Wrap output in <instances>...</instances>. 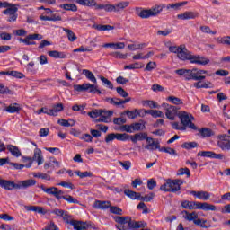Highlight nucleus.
I'll return each mask as SVG.
<instances>
[{
    "label": "nucleus",
    "instance_id": "52",
    "mask_svg": "<svg viewBox=\"0 0 230 230\" xmlns=\"http://www.w3.org/2000/svg\"><path fill=\"white\" fill-rule=\"evenodd\" d=\"M213 155H214V152L212 151H201L198 153V156L210 157L211 159H213Z\"/></svg>",
    "mask_w": 230,
    "mask_h": 230
},
{
    "label": "nucleus",
    "instance_id": "19",
    "mask_svg": "<svg viewBox=\"0 0 230 230\" xmlns=\"http://www.w3.org/2000/svg\"><path fill=\"white\" fill-rule=\"evenodd\" d=\"M114 114L113 111H107V110H102L101 111V118L103 120V123H111V121H112V119H111V117Z\"/></svg>",
    "mask_w": 230,
    "mask_h": 230
},
{
    "label": "nucleus",
    "instance_id": "44",
    "mask_svg": "<svg viewBox=\"0 0 230 230\" xmlns=\"http://www.w3.org/2000/svg\"><path fill=\"white\" fill-rule=\"evenodd\" d=\"M199 144L197 142H185L181 145V148H185L186 150H191V148H197Z\"/></svg>",
    "mask_w": 230,
    "mask_h": 230
},
{
    "label": "nucleus",
    "instance_id": "29",
    "mask_svg": "<svg viewBox=\"0 0 230 230\" xmlns=\"http://www.w3.org/2000/svg\"><path fill=\"white\" fill-rule=\"evenodd\" d=\"M7 150H9V152H11L12 155H13V157H21V155H22V153H21V150L19 149V147L13 146V145H9L7 146Z\"/></svg>",
    "mask_w": 230,
    "mask_h": 230
},
{
    "label": "nucleus",
    "instance_id": "6",
    "mask_svg": "<svg viewBox=\"0 0 230 230\" xmlns=\"http://www.w3.org/2000/svg\"><path fill=\"white\" fill-rule=\"evenodd\" d=\"M33 146H35L34 149V155L33 157L31 159V157L30 156H22V161L23 163H27V161H29L30 163H31V161H37L38 163V166H40V164H42L44 163V157L42 156V150H40L39 147H37V144L32 142Z\"/></svg>",
    "mask_w": 230,
    "mask_h": 230
},
{
    "label": "nucleus",
    "instance_id": "15",
    "mask_svg": "<svg viewBox=\"0 0 230 230\" xmlns=\"http://www.w3.org/2000/svg\"><path fill=\"white\" fill-rule=\"evenodd\" d=\"M191 195H193V197H196V199H199V200H209L211 199V193L206 191V190H199V191H195L192 190Z\"/></svg>",
    "mask_w": 230,
    "mask_h": 230
},
{
    "label": "nucleus",
    "instance_id": "56",
    "mask_svg": "<svg viewBox=\"0 0 230 230\" xmlns=\"http://www.w3.org/2000/svg\"><path fill=\"white\" fill-rule=\"evenodd\" d=\"M0 94H12V90L4 86V84H0Z\"/></svg>",
    "mask_w": 230,
    "mask_h": 230
},
{
    "label": "nucleus",
    "instance_id": "54",
    "mask_svg": "<svg viewBox=\"0 0 230 230\" xmlns=\"http://www.w3.org/2000/svg\"><path fill=\"white\" fill-rule=\"evenodd\" d=\"M40 21H62V17L60 16H58V17H55V16H51V17H49V16H40Z\"/></svg>",
    "mask_w": 230,
    "mask_h": 230
},
{
    "label": "nucleus",
    "instance_id": "58",
    "mask_svg": "<svg viewBox=\"0 0 230 230\" xmlns=\"http://www.w3.org/2000/svg\"><path fill=\"white\" fill-rule=\"evenodd\" d=\"M34 177H37L38 179H43L45 181H51L50 175H48V174L42 173V172H38V173L34 174Z\"/></svg>",
    "mask_w": 230,
    "mask_h": 230
},
{
    "label": "nucleus",
    "instance_id": "20",
    "mask_svg": "<svg viewBox=\"0 0 230 230\" xmlns=\"http://www.w3.org/2000/svg\"><path fill=\"white\" fill-rule=\"evenodd\" d=\"M181 215H183V218L188 222H195L197 218H199V214L197 212H188L187 210L181 211Z\"/></svg>",
    "mask_w": 230,
    "mask_h": 230
},
{
    "label": "nucleus",
    "instance_id": "32",
    "mask_svg": "<svg viewBox=\"0 0 230 230\" xmlns=\"http://www.w3.org/2000/svg\"><path fill=\"white\" fill-rule=\"evenodd\" d=\"M77 4H81V6H87L91 8L92 6H96V1L94 0H75Z\"/></svg>",
    "mask_w": 230,
    "mask_h": 230
},
{
    "label": "nucleus",
    "instance_id": "38",
    "mask_svg": "<svg viewBox=\"0 0 230 230\" xmlns=\"http://www.w3.org/2000/svg\"><path fill=\"white\" fill-rule=\"evenodd\" d=\"M175 73L180 76H190L191 73H194V68L193 69H177L175 70Z\"/></svg>",
    "mask_w": 230,
    "mask_h": 230
},
{
    "label": "nucleus",
    "instance_id": "42",
    "mask_svg": "<svg viewBox=\"0 0 230 230\" xmlns=\"http://www.w3.org/2000/svg\"><path fill=\"white\" fill-rule=\"evenodd\" d=\"M128 220H130V217H115V222L119 225L125 226V224H128Z\"/></svg>",
    "mask_w": 230,
    "mask_h": 230
},
{
    "label": "nucleus",
    "instance_id": "2",
    "mask_svg": "<svg viewBox=\"0 0 230 230\" xmlns=\"http://www.w3.org/2000/svg\"><path fill=\"white\" fill-rule=\"evenodd\" d=\"M40 188L42 190V191H44L48 195L55 196V198L58 199V200H60V199H63L64 200L68 202V204H80V201L73 198V196L71 195L64 196V191H62L58 188H56V187L46 188L44 187V185H40Z\"/></svg>",
    "mask_w": 230,
    "mask_h": 230
},
{
    "label": "nucleus",
    "instance_id": "33",
    "mask_svg": "<svg viewBox=\"0 0 230 230\" xmlns=\"http://www.w3.org/2000/svg\"><path fill=\"white\" fill-rule=\"evenodd\" d=\"M93 28L98 31H111V30H114V26L112 25L95 24L93 25Z\"/></svg>",
    "mask_w": 230,
    "mask_h": 230
},
{
    "label": "nucleus",
    "instance_id": "62",
    "mask_svg": "<svg viewBox=\"0 0 230 230\" xmlns=\"http://www.w3.org/2000/svg\"><path fill=\"white\" fill-rule=\"evenodd\" d=\"M136 136H137V139L138 140V141H146V139H148V134H146V133H137L136 134Z\"/></svg>",
    "mask_w": 230,
    "mask_h": 230
},
{
    "label": "nucleus",
    "instance_id": "4",
    "mask_svg": "<svg viewBox=\"0 0 230 230\" xmlns=\"http://www.w3.org/2000/svg\"><path fill=\"white\" fill-rule=\"evenodd\" d=\"M166 6L164 4H155L152 6L150 9H143L139 12L137 14L140 19H150V17H158V15H161V13L163 10H164Z\"/></svg>",
    "mask_w": 230,
    "mask_h": 230
},
{
    "label": "nucleus",
    "instance_id": "24",
    "mask_svg": "<svg viewBox=\"0 0 230 230\" xmlns=\"http://www.w3.org/2000/svg\"><path fill=\"white\" fill-rule=\"evenodd\" d=\"M21 111V104L14 102L11 103L8 107L5 108V112H9V114H15V112H19Z\"/></svg>",
    "mask_w": 230,
    "mask_h": 230
},
{
    "label": "nucleus",
    "instance_id": "23",
    "mask_svg": "<svg viewBox=\"0 0 230 230\" xmlns=\"http://www.w3.org/2000/svg\"><path fill=\"white\" fill-rule=\"evenodd\" d=\"M94 209H109L111 208V202L96 200L93 203Z\"/></svg>",
    "mask_w": 230,
    "mask_h": 230
},
{
    "label": "nucleus",
    "instance_id": "51",
    "mask_svg": "<svg viewBox=\"0 0 230 230\" xmlns=\"http://www.w3.org/2000/svg\"><path fill=\"white\" fill-rule=\"evenodd\" d=\"M102 110L94 109L92 111L88 112V116L93 119L98 118L100 117V115H102Z\"/></svg>",
    "mask_w": 230,
    "mask_h": 230
},
{
    "label": "nucleus",
    "instance_id": "1",
    "mask_svg": "<svg viewBox=\"0 0 230 230\" xmlns=\"http://www.w3.org/2000/svg\"><path fill=\"white\" fill-rule=\"evenodd\" d=\"M177 57L180 60H190V64H198V66H208L210 62L209 59L202 58L200 55H192L186 48V45H181Z\"/></svg>",
    "mask_w": 230,
    "mask_h": 230
},
{
    "label": "nucleus",
    "instance_id": "57",
    "mask_svg": "<svg viewBox=\"0 0 230 230\" xmlns=\"http://www.w3.org/2000/svg\"><path fill=\"white\" fill-rule=\"evenodd\" d=\"M155 67H157V63H155L154 61H150L146 66L145 71H154V69H155Z\"/></svg>",
    "mask_w": 230,
    "mask_h": 230
},
{
    "label": "nucleus",
    "instance_id": "25",
    "mask_svg": "<svg viewBox=\"0 0 230 230\" xmlns=\"http://www.w3.org/2000/svg\"><path fill=\"white\" fill-rule=\"evenodd\" d=\"M19 8H17V4H10L6 10L3 11L4 15H14L17 14Z\"/></svg>",
    "mask_w": 230,
    "mask_h": 230
},
{
    "label": "nucleus",
    "instance_id": "17",
    "mask_svg": "<svg viewBox=\"0 0 230 230\" xmlns=\"http://www.w3.org/2000/svg\"><path fill=\"white\" fill-rule=\"evenodd\" d=\"M62 111H64V104L58 103L49 109V116H58V112H62Z\"/></svg>",
    "mask_w": 230,
    "mask_h": 230
},
{
    "label": "nucleus",
    "instance_id": "48",
    "mask_svg": "<svg viewBox=\"0 0 230 230\" xmlns=\"http://www.w3.org/2000/svg\"><path fill=\"white\" fill-rule=\"evenodd\" d=\"M100 80L108 87V89H114V84H112V82H111L109 79L101 75Z\"/></svg>",
    "mask_w": 230,
    "mask_h": 230
},
{
    "label": "nucleus",
    "instance_id": "8",
    "mask_svg": "<svg viewBox=\"0 0 230 230\" xmlns=\"http://www.w3.org/2000/svg\"><path fill=\"white\" fill-rule=\"evenodd\" d=\"M62 218L66 224H70V226H73L75 230H84L85 229V226H84V224H82V221H76L71 217L69 213L66 211L62 216Z\"/></svg>",
    "mask_w": 230,
    "mask_h": 230
},
{
    "label": "nucleus",
    "instance_id": "35",
    "mask_svg": "<svg viewBox=\"0 0 230 230\" xmlns=\"http://www.w3.org/2000/svg\"><path fill=\"white\" fill-rule=\"evenodd\" d=\"M133 132H139V130H146V123L135 122L132 123Z\"/></svg>",
    "mask_w": 230,
    "mask_h": 230
},
{
    "label": "nucleus",
    "instance_id": "28",
    "mask_svg": "<svg viewBox=\"0 0 230 230\" xmlns=\"http://www.w3.org/2000/svg\"><path fill=\"white\" fill-rule=\"evenodd\" d=\"M49 57H51L52 58H66V55L64 52H60L58 50H50L48 51Z\"/></svg>",
    "mask_w": 230,
    "mask_h": 230
},
{
    "label": "nucleus",
    "instance_id": "47",
    "mask_svg": "<svg viewBox=\"0 0 230 230\" xmlns=\"http://www.w3.org/2000/svg\"><path fill=\"white\" fill-rule=\"evenodd\" d=\"M177 175H187V177H191V172L188 168H180L177 172Z\"/></svg>",
    "mask_w": 230,
    "mask_h": 230
},
{
    "label": "nucleus",
    "instance_id": "9",
    "mask_svg": "<svg viewBox=\"0 0 230 230\" xmlns=\"http://www.w3.org/2000/svg\"><path fill=\"white\" fill-rule=\"evenodd\" d=\"M162 107L164 111H165V116L167 119H170V121H174L175 116H177V111H179V108L173 105H170L168 103H163Z\"/></svg>",
    "mask_w": 230,
    "mask_h": 230
},
{
    "label": "nucleus",
    "instance_id": "36",
    "mask_svg": "<svg viewBox=\"0 0 230 230\" xmlns=\"http://www.w3.org/2000/svg\"><path fill=\"white\" fill-rule=\"evenodd\" d=\"M199 132L201 134L202 137H211V136H215V132L208 128L199 129Z\"/></svg>",
    "mask_w": 230,
    "mask_h": 230
},
{
    "label": "nucleus",
    "instance_id": "10",
    "mask_svg": "<svg viewBox=\"0 0 230 230\" xmlns=\"http://www.w3.org/2000/svg\"><path fill=\"white\" fill-rule=\"evenodd\" d=\"M43 37L40 34H29L26 38L19 39V42H22V44H25L26 46H35V41L33 40H42Z\"/></svg>",
    "mask_w": 230,
    "mask_h": 230
},
{
    "label": "nucleus",
    "instance_id": "31",
    "mask_svg": "<svg viewBox=\"0 0 230 230\" xmlns=\"http://www.w3.org/2000/svg\"><path fill=\"white\" fill-rule=\"evenodd\" d=\"M58 125H61V127H75V125H76V121L75 119H68L66 120L64 119H61L59 120H58Z\"/></svg>",
    "mask_w": 230,
    "mask_h": 230
},
{
    "label": "nucleus",
    "instance_id": "11",
    "mask_svg": "<svg viewBox=\"0 0 230 230\" xmlns=\"http://www.w3.org/2000/svg\"><path fill=\"white\" fill-rule=\"evenodd\" d=\"M199 13L197 11H187L183 13L178 14L177 19H180V21H190L191 19H197L199 17Z\"/></svg>",
    "mask_w": 230,
    "mask_h": 230
},
{
    "label": "nucleus",
    "instance_id": "63",
    "mask_svg": "<svg viewBox=\"0 0 230 230\" xmlns=\"http://www.w3.org/2000/svg\"><path fill=\"white\" fill-rule=\"evenodd\" d=\"M161 191L170 192V180H167L165 183L161 185Z\"/></svg>",
    "mask_w": 230,
    "mask_h": 230
},
{
    "label": "nucleus",
    "instance_id": "59",
    "mask_svg": "<svg viewBox=\"0 0 230 230\" xmlns=\"http://www.w3.org/2000/svg\"><path fill=\"white\" fill-rule=\"evenodd\" d=\"M145 46V44H138V45H136V44H129L128 45V49L130 50V51H136V49H143V47Z\"/></svg>",
    "mask_w": 230,
    "mask_h": 230
},
{
    "label": "nucleus",
    "instance_id": "16",
    "mask_svg": "<svg viewBox=\"0 0 230 230\" xmlns=\"http://www.w3.org/2000/svg\"><path fill=\"white\" fill-rule=\"evenodd\" d=\"M143 227H146V224H144L141 221H134L132 220V217H129L128 229H141Z\"/></svg>",
    "mask_w": 230,
    "mask_h": 230
},
{
    "label": "nucleus",
    "instance_id": "21",
    "mask_svg": "<svg viewBox=\"0 0 230 230\" xmlns=\"http://www.w3.org/2000/svg\"><path fill=\"white\" fill-rule=\"evenodd\" d=\"M129 4L130 2L128 1H120L117 4H114L115 13H119V12H123L125 8H128Z\"/></svg>",
    "mask_w": 230,
    "mask_h": 230
},
{
    "label": "nucleus",
    "instance_id": "26",
    "mask_svg": "<svg viewBox=\"0 0 230 230\" xmlns=\"http://www.w3.org/2000/svg\"><path fill=\"white\" fill-rule=\"evenodd\" d=\"M188 4V2H180V3H175V4H168L166 5V10H181L182 6H186Z\"/></svg>",
    "mask_w": 230,
    "mask_h": 230
},
{
    "label": "nucleus",
    "instance_id": "13",
    "mask_svg": "<svg viewBox=\"0 0 230 230\" xmlns=\"http://www.w3.org/2000/svg\"><path fill=\"white\" fill-rule=\"evenodd\" d=\"M147 145L145 146L146 150H150L154 152V150H161V144L159 140H155L153 137L146 138Z\"/></svg>",
    "mask_w": 230,
    "mask_h": 230
},
{
    "label": "nucleus",
    "instance_id": "37",
    "mask_svg": "<svg viewBox=\"0 0 230 230\" xmlns=\"http://www.w3.org/2000/svg\"><path fill=\"white\" fill-rule=\"evenodd\" d=\"M106 102H108L111 105H115V107H119V106L123 105L122 100L119 98L108 97V98H106Z\"/></svg>",
    "mask_w": 230,
    "mask_h": 230
},
{
    "label": "nucleus",
    "instance_id": "3",
    "mask_svg": "<svg viewBox=\"0 0 230 230\" xmlns=\"http://www.w3.org/2000/svg\"><path fill=\"white\" fill-rule=\"evenodd\" d=\"M181 208L184 209H201L202 211H217V206L211 205L208 202H197V201H182Z\"/></svg>",
    "mask_w": 230,
    "mask_h": 230
},
{
    "label": "nucleus",
    "instance_id": "12",
    "mask_svg": "<svg viewBox=\"0 0 230 230\" xmlns=\"http://www.w3.org/2000/svg\"><path fill=\"white\" fill-rule=\"evenodd\" d=\"M21 186L17 185L13 181L3 180L0 178V188L4 190H19Z\"/></svg>",
    "mask_w": 230,
    "mask_h": 230
},
{
    "label": "nucleus",
    "instance_id": "64",
    "mask_svg": "<svg viewBox=\"0 0 230 230\" xmlns=\"http://www.w3.org/2000/svg\"><path fill=\"white\" fill-rule=\"evenodd\" d=\"M43 230H58V226L54 222H50L49 226Z\"/></svg>",
    "mask_w": 230,
    "mask_h": 230
},
{
    "label": "nucleus",
    "instance_id": "14",
    "mask_svg": "<svg viewBox=\"0 0 230 230\" xmlns=\"http://www.w3.org/2000/svg\"><path fill=\"white\" fill-rule=\"evenodd\" d=\"M170 182V193H177V191H181V186L184 184L182 180H169Z\"/></svg>",
    "mask_w": 230,
    "mask_h": 230
},
{
    "label": "nucleus",
    "instance_id": "18",
    "mask_svg": "<svg viewBox=\"0 0 230 230\" xmlns=\"http://www.w3.org/2000/svg\"><path fill=\"white\" fill-rule=\"evenodd\" d=\"M217 146H219L221 150H230V137H226L220 138L217 142Z\"/></svg>",
    "mask_w": 230,
    "mask_h": 230
},
{
    "label": "nucleus",
    "instance_id": "30",
    "mask_svg": "<svg viewBox=\"0 0 230 230\" xmlns=\"http://www.w3.org/2000/svg\"><path fill=\"white\" fill-rule=\"evenodd\" d=\"M82 73L83 75H84L87 80H90V82H93V84H96L98 82V80H96V76H94V74H93V72H91L90 70L84 69Z\"/></svg>",
    "mask_w": 230,
    "mask_h": 230
},
{
    "label": "nucleus",
    "instance_id": "60",
    "mask_svg": "<svg viewBox=\"0 0 230 230\" xmlns=\"http://www.w3.org/2000/svg\"><path fill=\"white\" fill-rule=\"evenodd\" d=\"M151 116L152 118H164V113L159 110H153Z\"/></svg>",
    "mask_w": 230,
    "mask_h": 230
},
{
    "label": "nucleus",
    "instance_id": "39",
    "mask_svg": "<svg viewBox=\"0 0 230 230\" xmlns=\"http://www.w3.org/2000/svg\"><path fill=\"white\" fill-rule=\"evenodd\" d=\"M125 113L127 114L128 118L130 119H136L137 116H140L141 113H139V110L135 109L134 111H126Z\"/></svg>",
    "mask_w": 230,
    "mask_h": 230
},
{
    "label": "nucleus",
    "instance_id": "7",
    "mask_svg": "<svg viewBox=\"0 0 230 230\" xmlns=\"http://www.w3.org/2000/svg\"><path fill=\"white\" fill-rule=\"evenodd\" d=\"M75 91H77L78 93H82L84 91H88L92 94H102V91L98 89V85L91 84L89 83L83 84H75L74 85Z\"/></svg>",
    "mask_w": 230,
    "mask_h": 230
},
{
    "label": "nucleus",
    "instance_id": "46",
    "mask_svg": "<svg viewBox=\"0 0 230 230\" xmlns=\"http://www.w3.org/2000/svg\"><path fill=\"white\" fill-rule=\"evenodd\" d=\"M75 175H77V177H80V179H85V177H93V173L91 172H80V171H75Z\"/></svg>",
    "mask_w": 230,
    "mask_h": 230
},
{
    "label": "nucleus",
    "instance_id": "53",
    "mask_svg": "<svg viewBox=\"0 0 230 230\" xmlns=\"http://www.w3.org/2000/svg\"><path fill=\"white\" fill-rule=\"evenodd\" d=\"M116 91L118 95L121 96L122 98H127V96H128V93H127V91H125L121 86L117 87Z\"/></svg>",
    "mask_w": 230,
    "mask_h": 230
},
{
    "label": "nucleus",
    "instance_id": "22",
    "mask_svg": "<svg viewBox=\"0 0 230 230\" xmlns=\"http://www.w3.org/2000/svg\"><path fill=\"white\" fill-rule=\"evenodd\" d=\"M36 184H37V181L33 179H30V180L19 181L17 183V186H20L18 190H21V188H30L31 186H35Z\"/></svg>",
    "mask_w": 230,
    "mask_h": 230
},
{
    "label": "nucleus",
    "instance_id": "55",
    "mask_svg": "<svg viewBox=\"0 0 230 230\" xmlns=\"http://www.w3.org/2000/svg\"><path fill=\"white\" fill-rule=\"evenodd\" d=\"M7 75H9V76H13L14 78H24V74L17 71H10Z\"/></svg>",
    "mask_w": 230,
    "mask_h": 230
},
{
    "label": "nucleus",
    "instance_id": "40",
    "mask_svg": "<svg viewBox=\"0 0 230 230\" xmlns=\"http://www.w3.org/2000/svg\"><path fill=\"white\" fill-rule=\"evenodd\" d=\"M60 8H63V10H67L70 12H77L78 11V7L76 6V4H61Z\"/></svg>",
    "mask_w": 230,
    "mask_h": 230
},
{
    "label": "nucleus",
    "instance_id": "50",
    "mask_svg": "<svg viewBox=\"0 0 230 230\" xmlns=\"http://www.w3.org/2000/svg\"><path fill=\"white\" fill-rule=\"evenodd\" d=\"M110 211L113 215H123V209L116 206L110 207Z\"/></svg>",
    "mask_w": 230,
    "mask_h": 230
},
{
    "label": "nucleus",
    "instance_id": "34",
    "mask_svg": "<svg viewBox=\"0 0 230 230\" xmlns=\"http://www.w3.org/2000/svg\"><path fill=\"white\" fill-rule=\"evenodd\" d=\"M63 31L66 33L67 39L70 42H75V40H76L77 39L76 34H75V32H73L71 29L63 28Z\"/></svg>",
    "mask_w": 230,
    "mask_h": 230
},
{
    "label": "nucleus",
    "instance_id": "43",
    "mask_svg": "<svg viewBox=\"0 0 230 230\" xmlns=\"http://www.w3.org/2000/svg\"><path fill=\"white\" fill-rule=\"evenodd\" d=\"M167 101L171 103H173V105H182L183 103L181 98L173 95L167 97Z\"/></svg>",
    "mask_w": 230,
    "mask_h": 230
},
{
    "label": "nucleus",
    "instance_id": "41",
    "mask_svg": "<svg viewBox=\"0 0 230 230\" xmlns=\"http://www.w3.org/2000/svg\"><path fill=\"white\" fill-rule=\"evenodd\" d=\"M115 138L118 141H128V139H130V135L127 133H115Z\"/></svg>",
    "mask_w": 230,
    "mask_h": 230
},
{
    "label": "nucleus",
    "instance_id": "27",
    "mask_svg": "<svg viewBox=\"0 0 230 230\" xmlns=\"http://www.w3.org/2000/svg\"><path fill=\"white\" fill-rule=\"evenodd\" d=\"M124 194H126L127 197H129V199H132V200H139L141 199V194L134 190H125Z\"/></svg>",
    "mask_w": 230,
    "mask_h": 230
},
{
    "label": "nucleus",
    "instance_id": "5",
    "mask_svg": "<svg viewBox=\"0 0 230 230\" xmlns=\"http://www.w3.org/2000/svg\"><path fill=\"white\" fill-rule=\"evenodd\" d=\"M178 118L181 119V125L185 127V130L187 127L188 128H191V130H199V128L192 122L195 118L190 113L181 111L178 114Z\"/></svg>",
    "mask_w": 230,
    "mask_h": 230
},
{
    "label": "nucleus",
    "instance_id": "61",
    "mask_svg": "<svg viewBox=\"0 0 230 230\" xmlns=\"http://www.w3.org/2000/svg\"><path fill=\"white\" fill-rule=\"evenodd\" d=\"M219 44H226V46H230V36H225L218 40Z\"/></svg>",
    "mask_w": 230,
    "mask_h": 230
},
{
    "label": "nucleus",
    "instance_id": "49",
    "mask_svg": "<svg viewBox=\"0 0 230 230\" xmlns=\"http://www.w3.org/2000/svg\"><path fill=\"white\" fill-rule=\"evenodd\" d=\"M160 152H165V154H169L170 155H177V151L172 147L160 148Z\"/></svg>",
    "mask_w": 230,
    "mask_h": 230
},
{
    "label": "nucleus",
    "instance_id": "45",
    "mask_svg": "<svg viewBox=\"0 0 230 230\" xmlns=\"http://www.w3.org/2000/svg\"><path fill=\"white\" fill-rule=\"evenodd\" d=\"M199 30L202 31V33H206L208 35H217V31H212L209 26H200Z\"/></svg>",
    "mask_w": 230,
    "mask_h": 230
}]
</instances>
